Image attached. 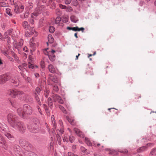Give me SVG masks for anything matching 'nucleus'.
<instances>
[{
    "mask_svg": "<svg viewBox=\"0 0 156 156\" xmlns=\"http://www.w3.org/2000/svg\"><path fill=\"white\" fill-rule=\"evenodd\" d=\"M33 6V4L31 2L29 3L28 4V5L27 6V8L30 10L31 9Z\"/></svg>",
    "mask_w": 156,
    "mask_h": 156,
    "instance_id": "nucleus-41",
    "label": "nucleus"
},
{
    "mask_svg": "<svg viewBox=\"0 0 156 156\" xmlns=\"http://www.w3.org/2000/svg\"><path fill=\"white\" fill-rule=\"evenodd\" d=\"M66 11L68 12H70L72 11L73 9L70 6H66Z\"/></svg>",
    "mask_w": 156,
    "mask_h": 156,
    "instance_id": "nucleus-49",
    "label": "nucleus"
},
{
    "mask_svg": "<svg viewBox=\"0 0 156 156\" xmlns=\"http://www.w3.org/2000/svg\"><path fill=\"white\" fill-rule=\"evenodd\" d=\"M60 104H63L64 103V101L61 98V97H60V98L57 101Z\"/></svg>",
    "mask_w": 156,
    "mask_h": 156,
    "instance_id": "nucleus-53",
    "label": "nucleus"
},
{
    "mask_svg": "<svg viewBox=\"0 0 156 156\" xmlns=\"http://www.w3.org/2000/svg\"><path fill=\"white\" fill-rule=\"evenodd\" d=\"M53 98L54 102L57 101L60 98V96L58 94L53 95Z\"/></svg>",
    "mask_w": 156,
    "mask_h": 156,
    "instance_id": "nucleus-26",
    "label": "nucleus"
},
{
    "mask_svg": "<svg viewBox=\"0 0 156 156\" xmlns=\"http://www.w3.org/2000/svg\"><path fill=\"white\" fill-rule=\"evenodd\" d=\"M156 152V148L153 149L151 151V152L149 155V156H153L155 154Z\"/></svg>",
    "mask_w": 156,
    "mask_h": 156,
    "instance_id": "nucleus-28",
    "label": "nucleus"
},
{
    "mask_svg": "<svg viewBox=\"0 0 156 156\" xmlns=\"http://www.w3.org/2000/svg\"><path fill=\"white\" fill-rule=\"evenodd\" d=\"M5 135L10 140H12L14 139L13 136L9 133H5Z\"/></svg>",
    "mask_w": 156,
    "mask_h": 156,
    "instance_id": "nucleus-19",
    "label": "nucleus"
},
{
    "mask_svg": "<svg viewBox=\"0 0 156 156\" xmlns=\"http://www.w3.org/2000/svg\"><path fill=\"white\" fill-rule=\"evenodd\" d=\"M26 80L29 83H31V78L29 77H27Z\"/></svg>",
    "mask_w": 156,
    "mask_h": 156,
    "instance_id": "nucleus-60",
    "label": "nucleus"
},
{
    "mask_svg": "<svg viewBox=\"0 0 156 156\" xmlns=\"http://www.w3.org/2000/svg\"><path fill=\"white\" fill-rule=\"evenodd\" d=\"M11 81L15 87L18 86L19 83V80L17 78L12 77V76L11 78Z\"/></svg>",
    "mask_w": 156,
    "mask_h": 156,
    "instance_id": "nucleus-13",
    "label": "nucleus"
},
{
    "mask_svg": "<svg viewBox=\"0 0 156 156\" xmlns=\"http://www.w3.org/2000/svg\"><path fill=\"white\" fill-rule=\"evenodd\" d=\"M40 65L41 67L44 68L45 67L44 62L43 61H41L40 63Z\"/></svg>",
    "mask_w": 156,
    "mask_h": 156,
    "instance_id": "nucleus-50",
    "label": "nucleus"
},
{
    "mask_svg": "<svg viewBox=\"0 0 156 156\" xmlns=\"http://www.w3.org/2000/svg\"><path fill=\"white\" fill-rule=\"evenodd\" d=\"M43 105L44 106V108L46 112L47 115L48 116H49L50 115L49 111L48 109L47 106L45 104H44Z\"/></svg>",
    "mask_w": 156,
    "mask_h": 156,
    "instance_id": "nucleus-33",
    "label": "nucleus"
},
{
    "mask_svg": "<svg viewBox=\"0 0 156 156\" xmlns=\"http://www.w3.org/2000/svg\"><path fill=\"white\" fill-rule=\"evenodd\" d=\"M35 98L36 100V101H37L38 104L40 105H41V103L37 95L36 94H35Z\"/></svg>",
    "mask_w": 156,
    "mask_h": 156,
    "instance_id": "nucleus-37",
    "label": "nucleus"
},
{
    "mask_svg": "<svg viewBox=\"0 0 156 156\" xmlns=\"http://www.w3.org/2000/svg\"><path fill=\"white\" fill-rule=\"evenodd\" d=\"M49 78L50 80L55 83H58V80L56 76H54L52 74L49 75Z\"/></svg>",
    "mask_w": 156,
    "mask_h": 156,
    "instance_id": "nucleus-16",
    "label": "nucleus"
},
{
    "mask_svg": "<svg viewBox=\"0 0 156 156\" xmlns=\"http://www.w3.org/2000/svg\"><path fill=\"white\" fill-rule=\"evenodd\" d=\"M11 9L9 8H7L5 10V12L9 16H11L12 15V13L11 12Z\"/></svg>",
    "mask_w": 156,
    "mask_h": 156,
    "instance_id": "nucleus-29",
    "label": "nucleus"
},
{
    "mask_svg": "<svg viewBox=\"0 0 156 156\" xmlns=\"http://www.w3.org/2000/svg\"><path fill=\"white\" fill-rule=\"evenodd\" d=\"M13 30L12 29H10L7 30L5 33V37H7V36L9 35H10L12 34V31Z\"/></svg>",
    "mask_w": 156,
    "mask_h": 156,
    "instance_id": "nucleus-27",
    "label": "nucleus"
},
{
    "mask_svg": "<svg viewBox=\"0 0 156 156\" xmlns=\"http://www.w3.org/2000/svg\"><path fill=\"white\" fill-rule=\"evenodd\" d=\"M14 153L16 156H25L26 152L23 153L19 146H15L13 148Z\"/></svg>",
    "mask_w": 156,
    "mask_h": 156,
    "instance_id": "nucleus-3",
    "label": "nucleus"
},
{
    "mask_svg": "<svg viewBox=\"0 0 156 156\" xmlns=\"http://www.w3.org/2000/svg\"><path fill=\"white\" fill-rule=\"evenodd\" d=\"M66 118L68 121L72 125H74L75 124L74 122V119H71L70 118H69L68 116H66Z\"/></svg>",
    "mask_w": 156,
    "mask_h": 156,
    "instance_id": "nucleus-24",
    "label": "nucleus"
},
{
    "mask_svg": "<svg viewBox=\"0 0 156 156\" xmlns=\"http://www.w3.org/2000/svg\"><path fill=\"white\" fill-rule=\"evenodd\" d=\"M27 66V64L23 63L19 65L18 66L19 69L21 71V72H20V73L23 77H24L25 75L22 72H24L26 70Z\"/></svg>",
    "mask_w": 156,
    "mask_h": 156,
    "instance_id": "nucleus-7",
    "label": "nucleus"
},
{
    "mask_svg": "<svg viewBox=\"0 0 156 156\" xmlns=\"http://www.w3.org/2000/svg\"><path fill=\"white\" fill-rule=\"evenodd\" d=\"M85 140L86 142V143L89 146H91L92 145V144L90 142V140L88 138H85Z\"/></svg>",
    "mask_w": 156,
    "mask_h": 156,
    "instance_id": "nucleus-36",
    "label": "nucleus"
},
{
    "mask_svg": "<svg viewBox=\"0 0 156 156\" xmlns=\"http://www.w3.org/2000/svg\"><path fill=\"white\" fill-rule=\"evenodd\" d=\"M9 92L10 94L12 95V96L14 97H15L16 96L19 97L20 95H22L23 94V91L18 90H9Z\"/></svg>",
    "mask_w": 156,
    "mask_h": 156,
    "instance_id": "nucleus-5",
    "label": "nucleus"
},
{
    "mask_svg": "<svg viewBox=\"0 0 156 156\" xmlns=\"http://www.w3.org/2000/svg\"><path fill=\"white\" fill-rule=\"evenodd\" d=\"M29 14V12L27 11L25 13L24 15V18H27Z\"/></svg>",
    "mask_w": 156,
    "mask_h": 156,
    "instance_id": "nucleus-55",
    "label": "nucleus"
},
{
    "mask_svg": "<svg viewBox=\"0 0 156 156\" xmlns=\"http://www.w3.org/2000/svg\"><path fill=\"white\" fill-rule=\"evenodd\" d=\"M67 29L69 30H72L73 31H82V32H83L84 30V29L83 27L79 28L78 27H67Z\"/></svg>",
    "mask_w": 156,
    "mask_h": 156,
    "instance_id": "nucleus-9",
    "label": "nucleus"
},
{
    "mask_svg": "<svg viewBox=\"0 0 156 156\" xmlns=\"http://www.w3.org/2000/svg\"><path fill=\"white\" fill-rule=\"evenodd\" d=\"M48 69L49 71L51 73H54L56 72L55 68L52 64H50L48 66Z\"/></svg>",
    "mask_w": 156,
    "mask_h": 156,
    "instance_id": "nucleus-15",
    "label": "nucleus"
},
{
    "mask_svg": "<svg viewBox=\"0 0 156 156\" xmlns=\"http://www.w3.org/2000/svg\"><path fill=\"white\" fill-rule=\"evenodd\" d=\"M74 131L76 134L82 138L84 137V134L79 129L77 128H75L74 129Z\"/></svg>",
    "mask_w": 156,
    "mask_h": 156,
    "instance_id": "nucleus-10",
    "label": "nucleus"
},
{
    "mask_svg": "<svg viewBox=\"0 0 156 156\" xmlns=\"http://www.w3.org/2000/svg\"><path fill=\"white\" fill-rule=\"evenodd\" d=\"M59 108L64 113L66 114L67 112L64 108L61 105H59Z\"/></svg>",
    "mask_w": 156,
    "mask_h": 156,
    "instance_id": "nucleus-31",
    "label": "nucleus"
},
{
    "mask_svg": "<svg viewBox=\"0 0 156 156\" xmlns=\"http://www.w3.org/2000/svg\"><path fill=\"white\" fill-rule=\"evenodd\" d=\"M7 4L4 2H0V5L2 7H5L7 6Z\"/></svg>",
    "mask_w": 156,
    "mask_h": 156,
    "instance_id": "nucleus-52",
    "label": "nucleus"
},
{
    "mask_svg": "<svg viewBox=\"0 0 156 156\" xmlns=\"http://www.w3.org/2000/svg\"><path fill=\"white\" fill-rule=\"evenodd\" d=\"M2 75L5 83L7 81L9 80L12 77L11 74L9 73H6Z\"/></svg>",
    "mask_w": 156,
    "mask_h": 156,
    "instance_id": "nucleus-12",
    "label": "nucleus"
},
{
    "mask_svg": "<svg viewBox=\"0 0 156 156\" xmlns=\"http://www.w3.org/2000/svg\"><path fill=\"white\" fill-rule=\"evenodd\" d=\"M5 142L2 139V138L0 136V145L4 144Z\"/></svg>",
    "mask_w": 156,
    "mask_h": 156,
    "instance_id": "nucleus-59",
    "label": "nucleus"
},
{
    "mask_svg": "<svg viewBox=\"0 0 156 156\" xmlns=\"http://www.w3.org/2000/svg\"><path fill=\"white\" fill-rule=\"evenodd\" d=\"M14 11L17 13H21L23 12V10H20L18 7H16L14 9Z\"/></svg>",
    "mask_w": 156,
    "mask_h": 156,
    "instance_id": "nucleus-35",
    "label": "nucleus"
},
{
    "mask_svg": "<svg viewBox=\"0 0 156 156\" xmlns=\"http://www.w3.org/2000/svg\"><path fill=\"white\" fill-rule=\"evenodd\" d=\"M17 112L19 116L23 118H26L25 115V114L22 108H19L17 110Z\"/></svg>",
    "mask_w": 156,
    "mask_h": 156,
    "instance_id": "nucleus-14",
    "label": "nucleus"
},
{
    "mask_svg": "<svg viewBox=\"0 0 156 156\" xmlns=\"http://www.w3.org/2000/svg\"><path fill=\"white\" fill-rule=\"evenodd\" d=\"M23 51L26 52H27L28 51V49L27 47L25 46L23 48Z\"/></svg>",
    "mask_w": 156,
    "mask_h": 156,
    "instance_id": "nucleus-64",
    "label": "nucleus"
},
{
    "mask_svg": "<svg viewBox=\"0 0 156 156\" xmlns=\"http://www.w3.org/2000/svg\"><path fill=\"white\" fill-rule=\"evenodd\" d=\"M146 149V147L144 146H143L142 147H140L137 149V151L138 152H140L142 151L145 150Z\"/></svg>",
    "mask_w": 156,
    "mask_h": 156,
    "instance_id": "nucleus-38",
    "label": "nucleus"
},
{
    "mask_svg": "<svg viewBox=\"0 0 156 156\" xmlns=\"http://www.w3.org/2000/svg\"><path fill=\"white\" fill-rule=\"evenodd\" d=\"M39 14V13L37 12H34L31 14V16L32 19L30 20L29 22L32 24L34 23V20L33 19H36V17Z\"/></svg>",
    "mask_w": 156,
    "mask_h": 156,
    "instance_id": "nucleus-11",
    "label": "nucleus"
},
{
    "mask_svg": "<svg viewBox=\"0 0 156 156\" xmlns=\"http://www.w3.org/2000/svg\"><path fill=\"white\" fill-rule=\"evenodd\" d=\"M69 140L70 142L72 143L73 142L74 140V138L73 136H69Z\"/></svg>",
    "mask_w": 156,
    "mask_h": 156,
    "instance_id": "nucleus-45",
    "label": "nucleus"
},
{
    "mask_svg": "<svg viewBox=\"0 0 156 156\" xmlns=\"http://www.w3.org/2000/svg\"><path fill=\"white\" fill-rule=\"evenodd\" d=\"M53 90L55 91H58V87L56 85H54Z\"/></svg>",
    "mask_w": 156,
    "mask_h": 156,
    "instance_id": "nucleus-48",
    "label": "nucleus"
},
{
    "mask_svg": "<svg viewBox=\"0 0 156 156\" xmlns=\"http://www.w3.org/2000/svg\"><path fill=\"white\" fill-rule=\"evenodd\" d=\"M47 4L48 5L51 4V9H53L55 8V4L54 2H52V0H48Z\"/></svg>",
    "mask_w": 156,
    "mask_h": 156,
    "instance_id": "nucleus-22",
    "label": "nucleus"
},
{
    "mask_svg": "<svg viewBox=\"0 0 156 156\" xmlns=\"http://www.w3.org/2000/svg\"><path fill=\"white\" fill-rule=\"evenodd\" d=\"M7 119L10 125L13 128L17 129L21 133H23L26 128L23 124L19 121L16 116L12 113L8 115Z\"/></svg>",
    "mask_w": 156,
    "mask_h": 156,
    "instance_id": "nucleus-1",
    "label": "nucleus"
},
{
    "mask_svg": "<svg viewBox=\"0 0 156 156\" xmlns=\"http://www.w3.org/2000/svg\"><path fill=\"white\" fill-rule=\"evenodd\" d=\"M48 39L49 42L50 43H53L54 41V39L51 34L48 35Z\"/></svg>",
    "mask_w": 156,
    "mask_h": 156,
    "instance_id": "nucleus-25",
    "label": "nucleus"
},
{
    "mask_svg": "<svg viewBox=\"0 0 156 156\" xmlns=\"http://www.w3.org/2000/svg\"><path fill=\"white\" fill-rule=\"evenodd\" d=\"M72 3L75 6H77L79 4L77 0H73Z\"/></svg>",
    "mask_w": 156,
    "mask_h": 156,
    "instance_id": "nucleus-40",
    "label": "nucleus"
},
{
    "mask_svg": "<svg viewBox=\"0 0 156 156\" xmlns=\"http://www.w3.org/2000/svg\"><path fill=\"white\" fill-rule=\"evenodd\" d=\"M31 62H29L28 64H27V66H28V67L29 68L33 69L34 66L31 63Z\"/></svg>",
    "mask_w": 156,
    "mask_h": 156,
    "instance_id": "nucleus-47",
    "label": "nucleus"
},
{
    "mask_svg": "<svg viewBox=\"0 0 156 156\" xmlns=\"http://www.w3.org/2000/svg\"><path fill=\"white\" fill-rule=\"evenodd\" d=\"M55 52V51L52 50L51 51H49L47 55H48V58L51 61H53L55 60V56L54 55V53Z\"/></svg>",
    "mask_w": 156,
    "mask_h": 156,
    "instance_id": "nucleus-8",
    "label": "nucleus"
},
{
    "mask_svg": "<svg viewBox=\"0 0 156 156\" xmlns=\"http://www.w3.org/2000/svg\"><path fill=\"white\" fill-rule=\"evenodd\" d=\"M49 91L48 90H46L45 91V93H44V95H45V97H46V98H47L48 96V94L49 93Z\"/></svg>",
    "mask_w": 156,
    "mask_h": 156,
    "instance_id": "nucleus-58",
    "label": "nucleus"
},
{
    "mask_svg": "<svg viewBox=\"0 0 156 156\" xmlns=\"http://www.w3.org/2000/svg\"><path fill=\"white\" fill-rule=\"evenodd\" d=\"M81 151L84 154H87L88 153L87 152V149L85 148L84 147L81 146L80 148Z\"/></svg>",
    "mask_w": 156,
    "mask_h": 156,
    "instance_id": "nucleus-32",
    "label": "nucleus"
},
{
    "mask_svg": "<svg viewBox=\"0 0 156 156\" xmlns=\"http://www.w3.org/2000/svg\"><path fill=\"white\" fill-rule=\"evenodd\" d=\"M25 156H37V155L34 153L29 152L28 151L26 152Z\"/></svg>",
    "mask_w": 156,
    "mask_h": 156,
    "instance_id": "nucleus-20",
    "label": "nucleus"
},
{
    "mask_svg": "<svg viewBox=\"0 0 156 156\" xmlns=\"http://www.w3.org/2000/svg\"><path fill=\"white\" fill-rule=\"evenodd\" d=\"M34 123L29 128L30 131L33 133H36L40 129L39 126L40 122L39 120L37 118L34 119Z\"/></svg>",
    "mask_w": 156,
    "mask_h": 156,
    "instance_id": "nucleus-2",
    "label": "nucleus"
},
{
    "mask_svg": "<svg viewBox=\"0 0 156 156\" xmlns=\"http://www.w3.org/2000/svg\"><path fill=\"white\" fill-rule=\"evenodd\" d=\"M5 83L2 75H0V84H3Z\"/></svg>",
    "mask_w": 156,
    "mask_h": 156,
    "instance_id": "nucleus-46",
    "label": "nucleus"
},
{
    "mask_svg": "<svg viewBox=\"0 0 156 156\" xmlns=\"http://www.w3.org/2000/svg\"><path fill=\"white\" fill-rule=\"evenodd\" d=\"M22 25L23 28L26 30L28 29L30 27V25L28 24L27 21H24L23 22Z\"/></svg>",
    "mask_w": 156,
    "mask_h": 156,
    "instance_id": "nucleus-18",
    "label": "nucleus"
},
{
    "mask_svg": "<svg viewBox=\"0 0 156 156\" xmlns=\"http://www.w3.org/2000/svg\"><path fill=\"white\" fill-rule=\"evenodd\" d=\"M63 140L64 142H68L69 139L67 136H65L63 139Z\"/></svg>",
    "mask_w": 156,
    "mask_h": 156,
    "instance_id": "nucleus-54",
    "label": "nucleus"
},
{
    "mask_svg": "<svg viewBox=\"0 0 156 156\" xmlns=\"http://www.w3.org/2000/svg\"><path fill=\"white\" fill-rule=\"evenodd\" d=\"M57 138L58 142V144L59 145H61V137L58 134L57 135Z\"/></svg>",
    "mask_w": 156,
    "mask_h": 156,
    "instance_id": "nucleus-43",
    "label": "nucleus"
},
{
    "mask_svg": "<svg viewBox=\"0 0 156 156\" xmlns=\"http://www.w3.org/2000/svg\"><path fill=\"white\" fill-rule=\"evenodd\" d=\"M30 34L32 35L34 33V32H35L34 30V28L32 27L31 28V30H30Z\"/></svg>",
    "mask_w": 156,
    "mask_h": 156,
    "instance_id": "nucleus-62",
    "label": "nucleus"
},
{
    "mask_svg": "<svg viewBox=\"0 0 156 156\" xmlns=\"http://www.w3.org/2000/svg\"><path fill=\"white\" fill-rule=\"evenodd\" d=\"M49 30L50 33H53L55 30V28L53 26H50L49 28Z\"/></svg>",
    "mask_w": 156,
    "mask_h": 156,
    "instance_id": "nucleus-42",
    "label": "nucleus"
},
{
    "mask_svg": "<svg viewBox=\"0 0 156 156\" xmlns=\"http://www.w3.org/2000/svg\"><path fill=\"white\" fill-rule=\"evenodd\" d=\"M70 19L72 22L75 23H76L78 20L77 18L74 16H71L70 17Z\"/></svg>",
    "mask_w": 156,
    "mask_h": 156,
    "instance_id": "nucleus-23",
    "label": "nucleus"
},
{
    "mask_svg": "<svg viewBox=\"0 0 156 156\" xmlns=\"http://www.w3.org/2000/svg\"><path fill=\"white\" fill-rule=\"evenodd\" d=\"M35 91H36V92L38 94H39L41 91V90H40V88H39L38 87H37L36 88Z\"/></svg>",
    "mask_w": 156,
    "mask_h": 156,
    "instance_id": "nucleus-56",
    "label": "nucleus"
},
{
    "mask_svg": "<svg viewBox=\"0 0 156 156\" xmlns=\"http://www.w3.org/2000/svg\"><path fill=\"white\" fill-rule=\"evenodd\" d=\"M25 98L23 99L26 101H29V102H31L33 101V98L30 96L28 95H25Z\"/></svg>",
    "mask_w": 156,
    "mask_h": 156,
    "instance_id": "nucleus-21",
    "label": "nucleus"
},
{
    "mask_svg": "<svg viewBox=\"0 0 156 156\" xmlns=\"http://www.w3.org/2000/svg\"><path fill=\"white\" fill-rule=\"evenodd\" d=\"M72 0H65V3L66 4H69Z\"/></svg>",
    "mask_w": 156,
    "mask_h": 156,
    "instance_id": "nucleus-63",
    "label": "nucleus"
},
{
    "mask_svg": "<svg viewBox=\"0 0 156 156\" xmlns=\"http://www.w3.org/2000/svg\"><path fill=\"white\" fill-rule=\"evenodd\" d=\"M48 105L49 106H51L52 105V101L50 98H49L48 100Z\"/></svg>",
    "mask_w": 156,
    "mask_h": 156,
    "instance_id": "nucleus-34",
    "label": "nucleus"
},
{
    "mask_svg": "<svg viewBox=\"0 0 156 156\" xmlns=\"http://www.w3.org/2000/svg\"><path fill=\"white\" fill-rule=\"evenodd\" d=\"M68 18L67 17H65V18H63L62 19V21L64 23H66L68 22Z\"/></svg>",
    "mask_w": 156,
    "mask_h": 156,
    "instance_id": "nucleus-44",
    "label": "nucleus"
},
{
    "mask_svg": "<svg viewBox=\"0 0 156 156\" xmlns=\"http://www.w3.org/2000/svg\"><path fill=\"white\" fill-rule=\"evenodd\" d=\"M59 7L62 9H66V6L65 5H63L61 4H60L59 5Z\"/></svg>",
    "mask_w": 156,
    "mask_h": 156,
    "instance_id": "nucleus-57",
    "label": "nucleus"
},
{
    "mask_svg": "<svg viewBox=\"0 0 156 156\" xmlns=\"http://www.w3.org/2000/svg\"><path fill=\"white\" fill-rule=\"evenodd\" d=\"M120 152L124 154H127L128 152V151L127 150L125 149L121 151Z\"/></svg>",
    "mask_w": 156,
    "mask_h": 156,
    "instance_id": "nucleus-61",
    "label": "nucleus"
},
{
    "mask_svg": "<svg viewBox=\"0 0 156 156\" xmlns=\"http://www.w3.org/2000/svg\"><path fill=\"white\" fill-rule=\"evenodd\" d=\"M30 30H29V31H27L26 32L25 35L26 37H29L30 36V35H31V34H30Z\"/></svg>",
    "mask_w": 156,
    "mask_h": 156,
    "instance_id": "nucleus-51",
    "label": "nucleus"
},
{
    "mask_svg": "<svg viewBox=\"0 0 156 156\" xmlns=\"http://www.w3.org/2000/svg\"><path fill=\"white\" fill-rule=\"evenodd\" d=\"M51 120L52 123L53 124L54 127V128L55 129L56 128V123L55 121V119L54 116L53 115H52L51 116Z\"/></svg>",
    "mask_w": 156,
    "mask_h": 156,
    "instance_id": "nucleus-30",
    "label": "nucleus"
},
{
    "mask_svg": "<svg viewBox=\"0 0 156 156\" xmlns=\"http://www.w3.org/2000/svg\"><path fill=\"white\" fill-rule=\"evenodd\" d=\"M23 40L21 39L20 40V41L19 42V44L18 45L16 44L14 45V46L16 48H17V49L19 50L20 49V48H21L22 46L23 45Z\"/></svg>",
    "mask_w": 156,
    "mask_h": 156,
    "instance_id": "nucleus-17",
    "label": "nucleus"
},
{
    "mask_svg": "<svg viewBox=\"0 0 156 156\" xmlns=\"http://www.w3.org/2000/svg\"><path fill=\"white\" fill-rule=\"evenodd\" d=\"M23 112L25 115H30L32 114V110L31 107L28 105H25L23 106Z\"/></svg>",
    "mask_w": 156,
    "mask_h": 156,
    "instance_id": "nucleus-6",
    "label": "nucleus"
},
{
    "mask_svg": "<svg viewBox=\"0 0 156 156\" xmlns=\"http://www.w3.org/2000/svg\"><path fill=\"white\" fill-rule=\"evenodd\" d=\"M61 20V18L60 17H57L55 20V23L56 24H58Z\"/></svg>",
    "mask_w": 156,
    "mask_h": 156,
    "instance_id": "nucleus-39",
    "label": "nucleus"
},
{
    "mask_svg": "<svg viewBox=\"0 0 156 156\" xmlns=\"http://www.w3.org/2000/svg\"><path fill=\"white\" fill-rule=\"evenodd\" d=\"M20 146L26 150H28L30 148V144L24 140H20Z\"/></svg>",
    "mask_w": 156,
    "mask_h": 156,
    "instance_id": "nucleus-4",
    "label": "nucleus"
}]
</instances>
